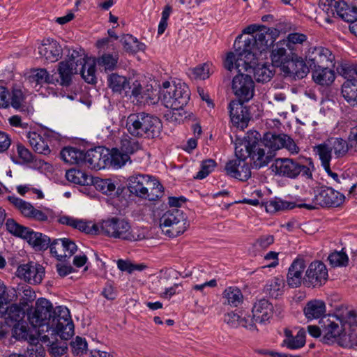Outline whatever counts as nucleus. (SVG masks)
Returning a JSON list of instances; mask_svg holds the SVG:
<instances>
[{"label":"nucleus","instance_id":"ddd939ff","mask_svg":"<svg viewBox=\"0 0 357 357\" xmlns=\"http://www.w3.org/2000/svg\"><path fill=\"white\" fill-rule=\"evenodd\" d=\"M259 137L258 132L253 131L248 132L243 139H236L234 156H265V149L257 145Z\"/></svg>","mask_w":357,"mask_h":357},{"label":"nucleus","instance_id":"1a4fd4ad","mask_svg":"<svg viewBox=\"0 0 357 357\" xmlns=\"http://www.w3.org/2000/svg\"><path fill=\"white\" fill-rule=\"evenodd\" d=\"M7 230L13 235L22 238L36 250H46L50 243V238L40 232H35L28 227L18 224L13 219L6 222Z\"/></svg>","mask_w":357,"mask_h":357},{"label":"nucleus","instance_id":"58836bf2","mask_svg":"<svg viewBox=\"0 0 357 357\" xmlns=\"http://www.w3.org/2000/svg\"><path fill=\"white\" fill-rule=\"evenodd\" d=\"M131 79H127L124 76L112 73L108 77V86L114 92L121 93L123 91L126 96H128L129 86H130V81Z\"/></svg>","mask_w":357,"mask_h":357},{"label":"nucleus","instance_id":"412c9836","mask_svg":"<svg viewBox=\"0 0 357 357\" xmlns=\"http://www.w3.org/2000/svg\"><path fill=\"white\" fill-rule=\"evenodd\" d=\"M17 275L31 284H40L45 275V268L40 264L29 262L18 266Z\"/></svg>","mask_w":357,"mask_h":357},{"label":"nucleus","instance_id":"37998d69","mask_svg":"<svg viewBox=\"0 0 357 357\" xmlns=\"http://www.w3.org/2000/svg\"><path fill=\"white\" fill-rule=\"evenodd\" d=\"M307 319H319L326 312V305L323 301L312 300L307 303L303 309Z\"/></svg>","mask_w":357,"mask_h":357},{"label":"nucleus","instance_id":"a878e982","mask_svg":"<svg viewBox=\"0 0 357 357\" xmlns=\"http://www.w3.org/2000/svg\"><path fill=\"white\" fill-rule=\"evenodd\" d=\"M284 136H285V134L275 135L266 132L261 139L259 137L257 145L265 149V155L273 156L275 151L283 148L284 143H285Z\"/></svg>","mask_w":357,"mask_h":357},{"label":"nucleus","instance_id":"c9c22d12","mask_svg":"<svg viewBox=\"0 0 357 357\" xmlns=\"http://www.w3.org/2000/svg\"><path fill=\"white\" fill-rule=\"evenodd\" d=\"M312 71V79L317 84L329 86L335 80V73L330 66L313 68Z\"/></svg>","mask_w":357,"mask_h":357},{"label":"nucleus","instance_id":"9b49d317","mask_svg":"<svg viewBox=\"0 0 357 357\" xmlns=\"http://www.w3.org/2000/svg\"><path fill=\"white\" fill-rule=\"evenodd\" d=\"M271 169L277 175L290 178H295L300 174L306 178H312V176L309 167L290 158H277L271 165Z\"/></svg>","mask_w":357,"mask_h":357},{"label":"nucleus","instance_id":"bf43d9fd","mask_svg":"<svg viewBox=\"0 0 357 357\" xmlns=\"http://www.w3.org/2000/svg\"><path fill=\"white\" fill-rule=\"evenodd\" d=\"M216 165V162L211 158L203 160L201 163L200 169L194 176V178L202 180L206 178L215 169Z\"/></svg>","mask_w":357,"mask_h":357},{"label":"nucleus","instance_id":"3c124183","mask_svg":"<svg viewBox=\"0 0 357 357\" xmlns=\"http://www.w3.org/2000/svg\"><path fill=\"white\" fill-rule=\"evenodd\" d=\"M66 178L75 184L89 185L93 183V177L80 170L71 169L66 173Z\"/></svg>","mask_w":357,"mask_h":357},{"label":"nucleus","instance_id":"c03bdc74","mask_svg":"<svg viewBox=\"0 0 357 357\" xmlns=\"http://www.w3.org/2000/svg\"><path fill=\"white\" fill-rule=\"evenodd\" d=\"M342 94L351 106L357 107V79L346 80L342 86Z\"/></svg>","mask_w":357,"mask_h":357},{"label":"nucleus","instance_id":"5fc2aeb1","mask_svg":"<svg viewBox=\"0 0 357 357\" xmlns=\"http://www.w3.org/2000/svg\"><path fill=\"white\" fill-rule=\"evenodd\" d=\"M16 296H20L19 303L24 307L28 306L36 298L35 291L28 285L18 287Z\"/></svg>","mask_w":357,"mask_h":357},{"label":"nucleus","instance_id":"864d4df0","mask_svg":"<svg viewBox=\"0 0 357 357\" xmlns=\"http://www.w3.org/2000/svg\"><path fill=\"white\" fill-rule=\"evenodd\" d=\"M340 184L341 190H349V194L354 192L357 183L354 174L350 171H346L340 175V178L337 183Z\"/></svg>","mask_w":357,"mask_h":357},{"label":"nucleus","instance_id":"72a5a7b5","mask_svg":"<svg viewBox=\"0 0 357 357\" xmlns=\"http://www.w3.org/2000/svg\"><path fill=\"white\" fill-rule=\"evenodd\" d=\"M287 49V46L282 40L273 45L271 58L273 66L281 68L288 61L289 55Z\"/></svg>","mask_w":357,"mask_h":357},{"label":"nucleus","instance_id":"bb28decb","mask_svg":"<svg viewBox=\"0 0 357 357\" xmlns=\"http://www.w3.org/2000/svg\"><path fill=\"white\" fill-rule=\"evenodd\" d=\"M281 70L286 76L294 79H302L309 73V67L301 57L296 56L289 59L281 68Z\"/></svg>","mask_w":357,"mask_h":357},{"label":"nucleus","instance_id":"c756f323","mask_svg":"<svg viewBox=\"0 0 357 357\" xmlns=\"http://www.w3.org/2000/svg\"><path fill=\"white\" fill-rule=\"evenodd\" d=\"M252 312L256 323L264 324L272 317L273 306L268 300L260 299L255 303Z\"/></svg>","mask_w":357,"mask_h":357},{"label":"nucleus","instance_id":"f704fd0d","mask_svg":"<svg viewBox=\"0 0 357 357\" xmlns=\"http://www.w3.org/2000/svg\"><path fill=\"white\" fill-rule=\"evenodd\" d=\"M142 149L141 144L135 139L128 136H124L121 139L120 148L112 149L114 156H128L135 154Z\"/></svg>","mask_w":357,"mask_h":357},{"label":"nucleus","instance_id":"774afa93","mask_svg":"<svg viewBox=\"0 0 357 357\" xmlns=\"http://www.w3.org/2000/svg\"><path fill=\"white\" fill-rule=\"evenodd\" d=\"M337 71L342 77L345 79H355V76L357 77V67L344 63L342 64L337 68Z\"/></svg>","mask_w":357,"mask_h":357},{"label":"nucleus","instance_id":"a19ab883","mask_svg":"<svg viewBox=\"0 0 357 357\" xmlns=\"http://www.w3.org/2000/svg\"><path fill=\"white\" fill-rule=\"evenodd\" d=\"M334 7L337 15L351 24L357 19V7L349 6L344 1H335Z\"/></svg>","mask_w":357,"mask_h":357},{"label":"nucleus","instance_id":"49530a36","mask_svg":"<svg viewBox=\"0 0 357 357\" xmlns=\"http://www.w3.org/2000/svg\"><path fill=\"white\" fill-rule=\"evenodd\" d=\"M262 205L265 207L267 213H274L278 211L292 209L298 206V204H296L294 202L284 201L278 197H275L268 202H263Z\"/></svg>","mask_w":357,"mask_h":357},{"label":"nucleus","instance_id":"7c9ffc66","mask_svg":"<svg viewBox=\"0 0 357 357\" xmlns=\"http://www.w3.org/2000/svg\"><path fill=\"white\" fill-rule=\"evenodd\" d=\"M66 162L75 164L81 168L98 171L106 169L107 158H62Z\"/></svg>","mask_w":357,"mask_h":357},{"label":"nucleus","instance_id":"13d9d810","mask_svg":"<svg viewBox=\"0 0 357 357\" xmlns=\"http://www.w3.org/2000/svg\"><path fill=\"white\" fill-rule=\"evenodd\" d=\"M214 68L211 63L206 62L192 69V73L195 78L204 80L213 73Z\"/></svg>","mask_w":357,"mask_h":357},{"label":"nucleus","instance_id":"603ef678","mask_svg":"<svg viewBox=\"0 0 357 357\" xmlns=\"http://www.w3.org/2000/svg\"><path fill=\"white\" fill-rule=\"evenodd\" d=\"M121 43L125 51L131 54L136 53L144 48V44L139 43L136 38L130 34L124 35L121 38Z\"/></svg>","mask_w":357,"mask_h":357},{"label":"nucleus","instance_id":"8fccbe9b","mask_svg":"<svg viewBox=\"0 0 357 357\" xmlns=\"http://www.w3.org/2000/svg\"><path fill=\"white\" fill-rule=\"evenodd\" d=\"M13 336L17 340H23L29 342H36L37 338L30 333L27 324L23 321L16 323L13 326Z\"/></svg>","mask_w":357,"mask_h":357},{"label":"nucleus","instance_id":"a18cd8bd","mask_svg":"<svg viewBox=\"0 0 357 357\" xmlns=\"http://www.w3.org/2000/svg\"><path fill=\"white\" fill-rule=\"evenodd\" d=\"M285 287L284 280L282 277H275L267 281L264 291L271 297L277 298L283 294Z\"/></svg>","mask_w":357,"mask_h":357},{"label":"nucleus","instance_id":"09e8293b","mask_svg":"<svg viewBox=\"0 0 357 357\" xmlns=\"http://www.w3.org/2000/svg\"><path fill=\"white\" fill-rule=\"evenodd\" d=\"M57 336H59V334H55L52 335L50 333L44 334L40 337V340L44 343H48L50 344V354L54 357H59L66 354L68 347L66 343L63 342L61 345H58L55 343V341L57 340Z\"/></svg>","mask_w":357,"mask_h":357},{"label":"nucleus","instance_id":"aec40b11","mask_svg":"<svg viewBox=\"0 0 357 357\" xmlns=\"http://www.w3.org/2000/svg\"><path fill=\"white\" fill-rule=\"evenodd\" d=\"M306 59L311 69L333 66L334 55L327 48L319 46L310 47L307 52Z\"/></svg>","mask_w":357,"mask_h":357},{"label":"nucleus","instance_id":"473e14b6","mask_svg":"<svg viewBox=\"0 0 357 357\" xmlns=\"http://www.w3.org/2000/svg\"><path fill=\"white\" fill-rule=\"evenodd\" d=\"M15 164L26 168L38 169L40 172H51L53 169L52 165L44 161L40 158H11Z\"/></svg>","mask_w":357,"mask_h":357},{"label":"nucleus","instance_id":"393cba45","mask_svg":"<svg viewBox=\"0 0 357 357\" xmlns=\"http://www.w3.org/2000/svg\"><path fill=\"white\" fill-rule=\"evenodd\" d=\"M305 268L306 264L303 258L298 257L293 261L287 275V283L289 287L296 288L302 283L304 284L303 273Z\"/></svg>","mask_w":357,"mask_h":357},{"label":"nucleus","instance_id":"e433bc0d","mask_svg":"<svg viewBox=\"0 0 357 357\" xmlns=\"http://www.w3.org/2000/svg\"><path fill=\"white\" fill-rule=\"evenodd\" d=\"M29 144L38 154L45 155L51 153L48 145V140L36 132H29L26 135Z\"/></svg>","mask_w":357,"mask_h":357},{"label":"nucleus","instance_id":"9d476101","mask_svg":"<svg viewBox=\"0 0 357 357\" xmlns=\"http://www.w3.org/2000/svg\"><path fill=\"white\" fill-rule=\"evenodd\" d=\"M64 61L78 68L82 77L86 82L92 84L96 83V63L93 59L86 56L83 50L69 51L68 59Z\"/></svg>","mask_w":357,"mask_h":357},{"label":"nucleus","instance_id":"a211bd4d","mask_svg":"<svg viewBox=\"0 0 357 357\" xmlns=\"http://www.w3.org/2000/svg\"><path fill=\"white\" fill-rule=\"evenodd\" d=\"M315 154L319 156L344 155L349 150L348 142L340 137H331L323 144L314 147Z\"/></svg>","mask_w":357,"mask_h":357},{"label":"nucleus","instance_id":"6ab92c4d","mask_svg":"<svg viewBox=\"0 0 357 357\" xmlns=\"http://www.w3.org/2000/svg\"><path fill=\"white\" fill-rule=\"evenodd\" d=\"M248 158H235L229 160L225 166L226 174L241 181H246L251 176L250 162Z\"/></svg>","mask_w":357,"mask_h":357},{"label":"nucleus","instance_id":"e2e57ef3","mask_svg":"<svg viewBox=\"0 0 357 357\" xmlns=\"http://www.w3.org/2000/svg\"><path fill=\"white\" fill-rule=\"evenodd\" d=\"M74 229H77L86 234H96L99 231V228L96 225L77 218L74 225Z\"/></svg>","mask_w":357,"mask_h":357},{"label":"nucleus","instance_id":"ea45409f","mask_svg":"<svg viewBox=\"0 0 357 357\" xmlns=\"http://www.w3.org/2000/svg\"><path fill=\"white\" fill-rule=\"evenodd\" d=\"M223 304L233 307L239 306L243 301V295L236 287H228L222 292Z\"/></svg>","mask_w":357,"mask_h":357},{"label":"nucleus","instance_id":"6e6d98bb","mask_svg":"<svg viewBox=\"0 0 357 357\" xmlns=\"http://www.w3.org/2000/svg\"><path fill=\"white\" fill-rule=\"evenodd\" d=\"M8 98L10 99V105L14 109L20 111L25 110V96L20 89L14 87Z\"/></svg>","mask_w":357,"mask_h":357},{"label":"nucleus","instance_id":"4c0bfd02","mask_svg":"<svg viewBox=\"0 0 357 357\" xmlns=\"http://www.w3.org/2000/svg\"><path fill=\"white\" fill-rule=\"evenodd\" d=\"M27 80L34 88L41 86L43 84H55V77L50 75L45 68H38L31 71L28 76Z\"/></svg>","mask_w":357,"mask_h":357},{"label":"nucleus","instance_id":"0e129e2a","mask_svg":"<svg viewBox=\"0 0 357 357\" xmlns=\"http://www.w3.org/2000/svg\"><path fill=\"white\" fill-rule=\"evenodd\" d=\"M106 169L117 170L122 168L127 163L131 164L130 158H107Z\"/></svg>","mask_w":357,"mask_h":357},{"label":"nucleus","instance_id":"20e7f679","mask_svg":"<svg viewBox=\"0 0 357 357\" xmlns=\"http://www.w3.org/2000/svg\"><path fill=\"white\" fill-rule=\"evenodd\" d=\"M100 232L109 237L129 241H142L147 236L146 229L131 228L127 221L116 218L103 220L100 224Z\"/></svg>","mask_w":357,"mask_h":357},{"label":"nucleus","instance_id":"680f3d73","mask_svg":"<svg viewBox=\"0 0 357 357\" xmlns=\"http://www.w3.org/2000/svg\"><path fill=\"white\" fill-rule=\"evenodd\" d=\"M328 259L333 266H347L349 261L348 256L342 251L331 253Z\"/></svg>","mask_w":357,"mask_h":357},{"label":"nucleus","instance_id":"5701e85b","mask_svg":"<svg viewBox=\"0 0 357 357\" xmlns=\"http://www.w3.org/2000/svg\"><path fill=\"white\" fill-rule=\"evenodd\" d=\"M130 83L128 96H132L137 101L144 104L153 102L155 97V91L153 90L151 85H148L144 82L142 83L140 81L134 79H132Z\"/></svg>","mask_w":357,"mask_h":357},{"label":"nucleus","instance_id":"f3484780","mask_svg":"<svg viewBox=\"0 0 357 357\" xmlns=\"http://www.w3.org/2000/svg\"><path fill=\"white\" fill-rule=\"evenodd\" d=\"M114 156V151L103 146H93V145L82 142L77 146H66L60 152V156Z\"/></svg>","mask_w":357,"mask_h":357},{"label":"nucleus","instance_id":"79ce46f5","mask_svg":"<svg viewBox=\"0 0 357 357\" xmlns=\"http://www.w3.org/2000/svg\"><path fill=\"white\" fill-rule=\"evenodd\" d=\"M285 339L283 340V345L289 349H298L302 348L305 344V331L300 329L297 334L294 336L291 331L286 329L284 331Z\"/></svg>","mask_w":357,"mask_h":357},{"label":"nucleus","instance_id":"39448f33","mask_svg":"<svg viewBox=\"0 0 357 357\" xmlns=\"http://www.w3.org/2000/svg\"><path fill=\"white\" fill-rule=\"evenodd\" d=\"M128 188L135 196L154 201L163 195V187L154 177L148 174H137L128 179Z\"/></svg>","mask_w":357,"mask_h":357},{"label":"nucleus","instance_id":"423d86ee","mask_svg":"<svg viewBox=\"0 0 357 357\" xmlns=\"http://www.w3.org/2000/svg\"><path fill=\"white\" fill-rule=\"evenodd\" d=\"M320 324L325 343L331 344L340 338V344L342 347H349L355 344L352 336L345 333L346 324L343 319L336 315L329 316L322 319Z\"/></svg>","mask_w":357,"mask_h":357},{"label":"nucleus","instance_id":"338daca9","mask_svg":"<svg viewBox=\"0 0 357 357\" xmlns=\"http://www.w3.org/2000/svg\"><path fill=\"white\" fill-rule=\"evenodd\" d=\"M73 353L76 356H81L86 353L87 343L85 339L77 337L75 340L70 343Z\"/></svg>","mask_w":357,"mask_h":357},{"label":"nucleus","instance_id":"4be33fe9","mask_svg":"<svg viewBox=\"0 0 357 357\" xmlns=\"http://www.w3.org/2000/svg\"><path fill=\"white\" fill-rule=\"evenodd\" d=\"M244 102L240 100H232L228 107L231 122L241 130L248 126L250 119V114L248 107L243 105Z\"/></svg>","mask_w":357,"mask_h":357},{"label":"nucleus","instance_id":"de8ad7c7","mask_svg":"<svg viewBox=\"0 0 357 357\" xmlns=\"http://www.w3.org/2000/svg\"><path fill=\"white\" fill-rule=\"evenodd\" d=\"M93 184L96 189L102 194L107 195H112L114 194L119 195V188L116 189V181L112 178H93Z\"/></svg>","mask_w":357,"mask_h":357},{"label":"nucleus","instance_id":"f257e3e1","mask_svg":"<svg viewBox=\"0 0 357 357\" xmlns=\"http://www.w3.org/2000/svg\"><path fill=\"white\" fill-rule=\"evenodd\" d=\"M28 319L34 328H38L39 337L50 333L52 336L59 334L62 340H69L74 335V324L70 312L66 307L54 309L46 298H38L34 308L28 312Z\"/></svg>","mask_w":357,"mask_h":357},{"label":"nucleus","instance_id":"cd10ccee","mask_svg":"<svg viewBox=\"0 0 357 357\" xmlns=\"http://www.w3.org/2000/svg\"><path fill=\"white\" fill-rule=\"evenodd\" d=\"M263 58H261L262 59ZM260 59L257 57L256 63L253 66L246 67L241 65L240 68L241 70L248 71L249 69H253L254 77L257 82L266 83L269 82L275 74V66L273 63H259L258 61Z\"/></svg>","mask_w":357,"mask_h":357},{"label":"nucleus","instance_id":"69168bd1","mask_svg":"<svg viewBox=\"0 0 357 357\" xmlns=\"http://www.w3.org/2000/svg\"><path fill=\"white\" fill-rule=\"evenodd\" d=\"M50 248L51 253L56 257L59 261H62L65 259V255L63 253V249L65 247L63 242V238L56 239L50 244Z\"/></svg>","mask_w":357,"mask_h":357},{"label":"nucleus","instance_id":"f03ea898","mask_svg":"<svg viewBox=\"0 0 357 357\" xmlns=\"http://www.w3.org/2000/svg\"><path fill=\"white\" fill-rule=\"evenodd\" d=\"M241 36H238L234 42L235 52H229L224 62L226 69L231 70L235 62L236 68L239 71L240 67L244 65L247 68L253 66L259 56H261L266 53L268 48L273 43L270 34L258 32L254 35L248 36L241 45Z\"/></svg>","mask_w":357,"mask_h":357},{"label":"nucleus","instance_id":"2f4dec72","mask_svg":"<svg viewBox=\"0 0 357 357\" xmlns=\"http://www.w3.org/2000/svg\"><path fill=\"white\" fill-rule=\"evenodd\" d=\"M79 71V69L71 66L70 63L61 61L57 66L59 78H55V83H59L62 86H68L72 84L73 77Z\"/></svg>","mask_w":357,"mask_h":357},{"label":"nucleus","instance_id":"2eb2a0df","mask_svg":"<svg viewBox=\"0 0 357 357\" xmlns=\"http://www.w3.org/2000/svg\"><path fill=\"white\" fill-rule=\"evenodd\" d=\"M326 266L321 261H314L307 266L304 275V285L307 287L319 288L328 281Z\"/></svg>","mask_w":357,"mask_h":357},{"label":"nucleus","instance_id":"7ed1b4c3","mask_svg":"<svg viewBox=\"0 0 357 357\" xmlns=\"http://www.w3.org/2000/svg\"><path fill=\"white\" fill-rule=\"evenodd\" d=\"M126 126L132 136L151 139L158 137L162 128L158 117L145 112L130 114Z\"/></svg>","mask_w":357,"mask_h":357},{"label":"nucleus","instance_id":"c85d7f7f","mask_svg":"<svg viewBox=\"0 0 357 357\" xmlns=\"http://www.w3.org/2000/svg\"><path fill=\"white\" fill-rule=\"evenodd\" d=\"M39 54L46 61L53 63L57 61L62 55V48L59 43L50 38L45 39L38 47Z\"/></svg>","mask_w":357,"mask_h":357},{"label":"nucleus","instance_id":"052dcab7","mask_svg":"<svg viewBox=\"0 0 357 357\" xmlns=\"http://www.w3.org/2000/svg\"><path fill=\"white\" fill-rule=\"evenodd\" d=\"M118 59L117 54H105L98 59V64L104 68L105 70H112L116 66Z\"/></svg>","mask_w":357,"mask_h":357},{"label":"nucleus","instance_id":"6e6552de","mask_svg":"<svg viewBox=\"0 0 357 357\" xmlns=\"http://www.w3.org/2000/svg\"><path fill=\"white\" fill-rule=\"evenodd\" d=\"M188 226L184 213L179 208L169 209L160 218L162 232L172 238L182 234Z\"/></svg>","mask_w":357,"mask_h":357},{"label":"nucleus","instance_id":"4468645a","mask_svg":"<svg viewBox=\"0 0 357 357\" xmlns=\"http://www.w3.org/2000/svg\"><path fill=\"white\" fill-rule=\"evenodd\" d=\"M233 69L237 70L238 74L236 75L232 80L231 89L234 95L240 100L249 101L252 98L255 91V83L252 77L248 75H245L236 68L235 62L233 63Z\"/></svg>","mask_w":357,"mask_h":357},{"label":"nucleus","instance_id":"b1692460","mask_svg":"<svg viewBox=\"0 0 357 357\" xmlns=\"http://www.w3.org/2000/svg\"><path fill=\"white\" fill-rule=\"evenodd\" d=\"M8 301H0V318H3L8 324H15L23 321L25 317L24 307L20 303L7 305Z\"/></svg>","mask_w":357,"mask_h":357},{"label":"nucleus","instance_id":"dca6fc26","mask_svg":"<svg viewBox=\"0 0 357 357\" xmlns=\"http://www.w3.org/2000/svg\"><path fill=\"white\" fill-rule=\"evenodd\" d=\"M8 199L26 218L39 222H45L48 220L49 217L52 215L51 209L46 208L43 211L38 210L31 203L15 196H9Z\"/></svg>","mask_w":357,"mask_h":357},{"label":"nucleus","instance_id":"f8f14e48","mask_svg":"<svg viewBox=\"0 0 357 357\" xmlns=\"http://www.w3.org/2000/svg\"><path fill=\"white\" fill-rule=\"evenodd\" d=\"M345 197L342 193L330 187H322L316 193L311 203L299 204L298 207L305 208L308 210L321 207H337L344 201Z\"/></svg>","mask_w":357,"mask_h":357},{"label":"nucleus","instance_id":"0eeeda50","mask_svg":"<svg viewBox=\"0 0 357 357\" xmlns=\"http://www.w3.org/2000/svg\"><path fill=\"white\" fill-rule=\"evenodd\" d=\"M190 100V91L188 86L181 82L171 84L163 83L161 100L167 108L173 110L182 109Z\"/></svg>","mask_w":357,"mask_h":357},{"label":"nucleus","instance_id":"4d7b16f0","mask_svg":"<svg viewBox=\"0 0 357 357\" xmlns=\"http://www.w3.org/2000/svg\"><path fill=\"white\" fill-rule=\"evenodd\" d=\"M307 38L306 35L294 32L289 33L286 39L282 40L285 42L288 50L290 51H295L299 45H302L307 40Z\"/></svg>","mask_w":357,"mask_h":357}]
</instances>
